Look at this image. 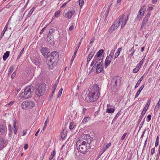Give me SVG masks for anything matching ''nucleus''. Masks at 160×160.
<instances>
[{"instance_id":"obj_8","label":"nucleus","mask_w":160,"mask_h":160,"mask_svg":"<svg viewBox=\"0 0 160 160\" xmlns=\"http://www.w3.org/2000/svg\"><path fill=\"white\" fill-rule=\"evenodd\" d=\"M121 83V79L118 76L114 77L112 80L111 82V88L113 89L117 88Z\"/></svg>"},{"instance_id":"obj_55","label":"nucleus","mask_w":160,"mask_h":160,"mask_svg":"<svg viewBox=\"0 0 160 160\" xmlns=\"http://www.w3.org/2000/svg\"><path fill=\"white\" fill-rule=\"evenodd\" d=\"M155 148H152L151 149V152L152 154H153L154 153V152H155Z\"/></svg>"},{"instance_id":"obj_51","label":"nucleus","mask_w":160,"mask_h":160,"mask_svg":"<svg viewBox=\"0 0 160 160\" xmlns=\"http://www.w3.org/2000/svg\"><path fill=\"white\" fill-rule=\"evenodd\" d=\"M8 128L10 132H12V129H11V126L10 124L8 125Z\"/></svg>"},{"instance_id":"obj_22","label":"nucleus","mask_w":160,"mask_h":160,"mask_svg":"<svg viewBox=\"0 0 160 160\" xmlns=\"http://www.w3.org/2000/svg\"><path fill=\"white\" fill-rule=\"evenodd\" d=\"M124 17V15L123 14L122 15L120 18L119 20L118 21H117V20H116V21H117L116 23L117 24H119L120 23L122 22L123 20V18Z\"/></svg>"},{"instance_id":"obj_38","label":"nucleus","mask_w":160,"mask_h":160,"mask_svg":"<svg viewBox=\"0 0 160 160\" xmlns=\"http://www.w3.org/2000/svg\"><path fill=\"white\" fill-rule=\"evenodd\" d=\"M79 3L80 7H81L82 6L84 3V1L83 0H79Z\"/></svg>"},{"instance_id":"obj_15","label":"nucleus","mask_w":160,"mask_h":160,"mask_svg":"<svg viewBox=\"0 0 160 160\" xmlns=\"http://www.w3.org/2000/svg\"><path fill=\"white\" fill-rule=\"evenodd\" d=\"M103 57H96V58H95V60H96V64H102V60H103Z\"/></svg>"},{"instance_id":"obj_19","label":"nucleus","mask_w":160,"mask_h":160,"mask_svg":"<svg viewBox=\"0 0 160 160\" xmlns=\"http://www.w3.org/2000/svg\"><path fill=\"white\" fill-rule=\"evenodd\" d=\"M4 142L3 138H0V149L4 147Z\"/></svg>"},{"instance_id":"obj_24","label":"nucleus","mask_w":160,"mask_h":160,"mask_svg":"<svg viewBox=\"0 0 160 160\" xmlns=\"http://www.w3.org/2000/svg\"><path fill=\"white\" fill-rule=\"evenodd\" d=\"M115 110V108H109L107 109L106 112L108 113H112L114 112Z\"/></svg>"},{"instance_id":"obj_44","label":"nucleus","mask_w":160,"mask_h":160,"mask_svg":"<svg viewBox=\"0 0 160 160\" xmlns=\"http://www.w3.org/2000/svg\"><path fill=\"white\" fill-rule=\"evenodd\" d=\"M56 154V152L55 150H53L51 154V155L52 156V158H53L54 156H55Z\"/></svg>"},{"instance_id":"obj_5","label":"nucleus","mask_w":160,"mask_h":160,"mask_svg":"<svg viewBox=\"0 0 160 160\" xmlns=\"http://www.w3.org/2000/svg\"><path fill=\"white\" fill-rule=\"evenodd\" d=\"M34 106V103L32 101L30 100H26L24 101L21 104L22 108L25 109H31Z\"/></svg>"},{"instance_id":"obj_20","label":"nucleus","mask_w":160,"mask_h":160,"mask_svg":"<svg viewBox=\"0 0 160 160\" xmlns=\"http://www.w3.org/2000/svg\"><path fill=\"white\" fill-rule=\"evenodd\" d=\"M67 134L66 131L63 130L61 133V136L62 139H64L66 138Z\"/></svg>"},{"instance_id":"obj_14","label":"nucleus","mask_w":160,"mask_h":160,"mask_svg":"<svg viewBox=\"0 0 160 160\" xmlns=\"http://www.w3.org/2000/svg\"><path fill=\"white\" fill-rule=\"evenodd\" d=\"M74 13V11H68L66 13L65 15L66 17L68 18H71L72 15H73Z\"/></svg>"},{"instance_id":"obj_6","label":"nucleus","mask_w":160,"mask_h":160,"mask_svg":"<svg viewBox=\"0 0 160 160\" xmlns=\"http://www.w3.org/2000/svg\"><path fill=\"white\" fill-rule=\"evenodd\" d=\"M59 58L58 53L57 51H53L51 53V62L52 61V67L53 68L57 65Z\"/></svg>"},{"instance_id":"obj_33","label":"nucleus","mask_w":160,"mask_h":160,"mask_svg":"<svg viewBox=\"0 0 160 160\" xmlns=\"http://www.w3.org/2000/svg\"><path fill=\"white\" fill-rule=\"evenodd\" d=\"M24 49V48H22V50L21 51L19 54L18 55V57L17 58V59H18L20 58V57L21 56L22 54V53L23 52Z\"/></svg>"},{"instance_id":"obj_42","label":"nucleus","mask_w":160,"mask_h":160,"mask_svg":"<svg viewBox=\"0 0 160 160\" xmlns=\"http://www.w3.org/2000/svg\"><path fill=\"white\" fill-rule=\"evenodd\" d=\"M55 44L54 40L52 39V38H51V45L53 46Z\"/></svg>"},{"instance_id":"obj_32","label":"nucleus","mask_w":160,"mask_h":160,"mask_svg":"<svg viewBox=\"0 0 160 160\" xmlns=\"http://www.w3.org/2000/svg\"><path fill=\"white\" fill-rule=\"evenodd\" d=\"M151 99H150L148 101V102L147 103V105L145 106L144 108H146V109H147V110L148 108V107H149L150 105V104L151 102Z\"/></svg>"},{"instance_id":"obj_9","label":"nucleus","mask_w":160,"mask_h":160,"mask_svg":"<svg viewBox=\"0 0 160 160\" xmlns=\"http://www.w3.org/2000/svg\"><path fill=\"white\" fill-rule=\"evenodd\" d=\"M150 12H148V13L145 15V17L144 18L142 21L141 29H142L143 28V26L145 25V24L147 22L148 20V19L150 16Z\"/></svg>"},{"instance_id":"obj_4","label":"nucleus","mask_w":160,"mask_h":160,"mask_svg":"<svg viewBox=\"0 0 160 160\" xmlns=\"http://www.w3.org/2000/svg\"><path fill=\"white\" fill-rule=\"evenodd\" d=\"M33 91V88L32 86H29L26 87L23 92L21 93L23 97L27 99L31 97Z\"/></svg>"},{"instance_id":"obj_10","label":"nucleus","mask_w":160,"mask_h":160,"mask_svg":"<svg viewBox=\"0 0 160 160\" xmlns=\"http://www.w3.org/2000/svg\"><path fill=\"white\" fill-rule=\"evenodd\" d=\"M97 66H96V72L98 73H99L101 72L103 69V64H96Z\"/></svg>"},{"instance_id":"obj_17","label":"nucleus","mask_w":160,"mask_h":160,"mask_svg":"<svg viewBox=\"0 0 160 160\" xmlns=\"http://www.w3.org/2000/svg\"><path fill=\"white\" fill-rule=\"evenodd\" d=\"M144 84L142 85L140 87V88H139V89L138 91H137V93H136V95L135 96V98H136L138 97V96L139 95V94L140 93V92H141L142 90V89L144 88Z\"/></svg>"},{"instance_id":"obj_59","label":"nucleus","mask_w":160,"mask_h":160,"mask_svg":"<svg viewBox=\"0 0 160 160\" xmlns=\"http://www.w3.org/2000/svg\"><path fill=\"white\" fill-rule=\"evenodd\" d=\"M56 107H55L54 108L53 107L52 109V112H53V116H54V114H55V110H56Z\"/></svg>"},{"instance_id":"obj_1","label":"nucleus","mask_w":160,"mask_h":160,"mask_svg":"<svg viewBox=\"0 0 160 160\" xmlns=\"http://www.w3.org/2000/svg\"><path fill=\"white\" fill-rule=\"evenodd\" d=\"M76 143L77 149L82 153H85L90 148L93 149L95 146L92 145V138L88 135L83 134Z\"/></svg>"},{"instance_id":"obj_7","label":"nucleus","mask_w":160,"mask_h":160,"mask_svg":"<svg viewBox=\"0 0 160 160\" xmlns=\"http://www.w3.org/2000/svg\"><path fill=\"white\" fill-rule=\"evenodd\" d=\"M41 52L42 54L45 58H49L50 56V52L49 50L47 48H43L41 50ZM49 62H50V59L47 58V63L48 66V68L50 69V65Z\"/></svg>"},{"instance_id":"obj_23","label":"nucleus","mask_w":160,"mask_h":160,"mask_svg":"<svg viewBox=\"0 0 160 160\" xmlns=\"http://www.w3.org/2000/svg\"><path fill=\"white\" fill-rule=\"evenodd\" d=\"M111 61L106 58L105 62V67L106 68L110 64Z\"/></svg>"},{"instance_id":"obj_60","label":"nucleus","mask_w":160,"mask_h":160,"mask_svg":"<svg viewBox=\"0 0 160 160\" xmlns=\"http://www.w3.org/2000/svg\"><path fill=\"white\" fill-rule=\"evenodd\" d=\"M158 141H159V140H158L157 139H156V142H155V147H157L158 146Z\"/></svg>"},{"instance_id":"obj_35","label":"nucleus","mask_w":160,"mask_h":160,"mask_svg":"<svg viewBox=\"0 0 160 160\" xmlns=\"http://www.w3.org/2000/svg\"><path fill=\"white\" fill-rule=\"evenodd\" d=\"M14 69V68L13 66H12L9 69V71L8 72V74H11L13 71Z\"/></svg>"},{"instance_id":"obj_26","label":"nucleus","mask_w":160,"mask_h":160,"mask_svg":"<svg viewBox=\"0 0 160 160\" xmlns=\"http://www.w3.org/2000/svg\"><path fill=\"white\" fill-rule=\"evenodd\" d=\"M33 62L36 65H38L39 64V61L37 58H35L33 60Z\"/></svg>"},{"instance_id":"obj_13","label":"nucleus","mask_w":160,"mask_h":160,"mask_svg":"<svg viewBox=\"0 0 160 160\" xmlns=\"http://www.w3.org/2000/svg\"><path fill=\"white\" fill-rule=\"evenodd\" d=\"M104 52V50L103 49L100 50L96 53V54L94 57V59L96 57H103V56L102 55V54Z\"/></svg>"},{"instance_id":"obj_49","label":"nucleus","mask_w":160,"mask_h":160,"mask_svg":"<svg viewBox=\"0 0 160 160\" xmlns=\"http://www.w3.org/2000/svg\"><path fill=\"white\" fill-rule=\"evenodd\" d=\"M142 18V16H140V15H139V14H138L137 17V19H138V20H140Z\"/></svg>"},{"instance_id":"obj_25","label":"nucleus","mask_w":160,"mask_h":160,"mask_svg":"<svg viewBox=\"0 0 160 160\" xmlns=\"http://www.w3.org/2000/svg\"><path fill=\"white\" fill-rule=\"evenodd\" d=\"M143 76H142L140 79L138 81L137 83L136 84L135 88H137L139 85V84L140 83L141 81L142 80L143 78Z\"/></svg>"},{"instance_id":"obj_56","label":"nucleus","mask_w":160,"mask_h":160,"mask_svg":"<svg viewBox=\"0 0 160 160\" xmlns=\"http://www.w3.org/2000/svg\"><path fill=\"white\" fill-rule=\"evenodd\" d=\"M121 1L122 0H117L116 5H119L121 4Z\"/></svg>"},{"instance_id":"obj_27","label":"nucleus","mask_w":160,"mask_h":160,"mask_svg":"<svg viewBox=\"0 0 160 160\" xmlns=\"http://www.w3.org/2000/svg\"><path fill=\"white\" fill-rule=\"evenodd\" d=\"M128 16L127 17V18L126 19H125L124 21L122 23V25L121 26V28H122L124 27L125 25L126 24V22L128 20Z\"/></svg>"},{"instance_id":"obj_2","label":"nucleus","mask_w":160,"mask_h":160,"mask_svg":"<svg viewBox=\"0 0 160 160\" xmlns=\"http://www.w3.org/2000/svg\"><path fill=\"white\" fill-rule=\"evenodd\" d=\"M88 94L85 98V100L88 102H93L96 101L100 95L99 87L97 84L93 85L92 88H90Z\"/></svg>"},{"instance_id":"obj_43","label":"nucleus","mask_w":160,"mask_h":160,"mask_svg":"<svg viewBox=\"0 0 160 160\" xmlns=\"http://www.w3.org/2000/svg\"><path fill=\"white\" fill-rule=\"evenodd\" d=\"M127 134V133H124L123 135L122 136V137L121 138V139L122 140H123L125 138Z\"/></svg>"},{"instance_id":"obj_53","label":"nucleus","mask_w":160,"mask_h":160,"mask_svg":"<svg viewBox=\"0 0 160 160\" xmlns=\"http://www.w3.org/2000/svg\"><path fill=\"white\" fill-rule=\"evenodd\" d=\"M119 54V52H117L115 54V55H114L115 58H116L117 57H118V56Z\"/></svg>"},{"instance_id":"obj_47","label":"nucleus","mask_w":160,"mask_h":160,"mask_svg":"<svg viewBox=\"0 0 160 160\" xmlns=\"http://www.w3.org/2000/svg\"><path fill=\"white\" fill-rule=\"evenodd\" d=\"M143 117V116L142 115H140L139 117V119L138 120V123H139L141 121Z\"/></svg>"},{"instance_id":"obj_63","label":"nucleus","mask_w":160,"mask_h":160,"mask_svg":"<svg viewBox=\"0 0 160 160\" xmlns=\"http://www.w3.org/2000/svg\"><path fill=\"white\" fill-rule=\"evenodd\" d=\"M151 117H152V116L151 115L149 114V115H148V116H147V118H148V121H150L151 119Z\"/></svg>"},{"instance_id":"obj_58","label":"nucleus","mask_w":160,"mask_h":160,"mask_svg":"<svg viewBox=\"0 0 160 160\" xmlns=\"http://www.w3.org/2000/svg\"><path fill=\"white\" fill-rule=\"evenodd\" d=\"M48 118H49V117H48L47 120H46V121H45V122H44V125H47L48 122L49 121Z\"/></svg>"},{"instance_id":"obj_16","label":"nucleus","mask_w":160,"mask_h":160,"mask_svg":"<svg viewBox=\"0 0 160 160\" xmlns=\"http://www.w3.org/2000/svg\"><path fill=\"white\" fill-rule=\"evenodd\" d=\"M94 54L95 52L93 51L91 52H90V54L88 55L87 59V64H88V63L90 61Z\"/></svg>"},{"instance_id":"obj_36","label":"nucleus","mask_w":160,"mask_h":160,"mask_svg":"<svg viewBox=\"0 0 160 160\" xmlns=\"http://www.w3.org/2000/svg\"><path fill=\"white\" fill-rule=\"evenodd\" d=\"M147 111V109H146L145 108H144L141 115H142L143 116L144 115L146 111Z\"/></svg>"},{"instance_id":"obj_31","label":"nucleus","mask_w":160,"mask_h":160,"mask_svg":"<svg viewBox=\"0 0 160 160\" xmlns=\"http://www.w3.org/2000/svg\"><path fill=\"white\" fill-rule=\"evenodd\" d=\"M113 54L112 53L111 54V53L109 55V56L107 57L106 58L108 59V60H109L111 61L112 59V58L113 57Z\"/></svg>"},{"instance_id":"obj_37","label":"nucleus","mask_w":160,"mask_h":160,"mask_svg":"<svg viewBox=\"0 0 160 160\" xmlns=\"http://www.w3.org/2000/svg\"><path fill=\"white\" fill-rule=\"evenodd\" d=\"M74 127V125H73V123L72 122H71L70 123V125H69V129H70L71 130V129H73Z\"/></svg>"},{"instance_id":"obj_61","label":"nucleus","mask_w":160,"mask_h":160,"mask_svg":"<svg viewBox=\"0 0 160 160\" xmlns=\"http://www.w3.org/2000/svg\"><path fill=\"white\" fill-rule=\"evenodd\" d=\"M94 39H95V38H94V37H93L91 39L90 42V44L92 43L94 41Z\"/></svg>"},{"instance_id":"obj_48","label":"nucleus","mask_w":160,"mask_h":160,"mask_svg":"<svg viewBox=\"0 0 160 160\" xmlns=\"http://www.w3.org/2000/svg\"><path fill=\"white\" fill-rule=\"evenodd\" d=\"M139 70L137 69V68H135L133 69L132 72H133L134 73H136L137 72H138V71Z\"/></svg>"},{"instance_id":"obj_18","label":"nucleus","mask_w":160,"mask_h":160,"mask_svg":"<svg viewBox=\"0 0 160 160\" xmlns=\"http://www.w3.org/2000/svg\"><path fill=\"white\" fill-rule=\"evenodd\" d=\"M9 51H7L4 54V55L3 56V59L4 61H5L6 59L8 58L9 55Z\"/></svg>"},{"instance_id":"obj_3","label":"nucleus","mask_w":160,"mask_h":160,"mask_svg":"<svg viewBox=\"0 0 160 160\" xmlns=\"http://www.w3.org/2000/svg\"><path fill=\"white\" fill-rule=\"evenodd\" d=\"M46 89V84L45 83H38L35 87V93L38 96L40 97L43 95L45 93Z\"/></svg>"},{"instance_id":"obj_34","label":"nucleus","mask_w":160,"mask_h":160,"mask_svg":"<svg viewBox=\"0 0 160 160\" xmlns=\"http://www.w3.org/2000/svg\"><path fill=\"white\" fill-rule=\"evenodd\" d=\"M62 88H61L59 90L57 95L58 98L61 95L62 91Z\"/></svg>"},{"instance_id":"obj_57","label":"nucleus","mask_w":160,"mask_h":160,"mask_svg":"<svg viewBox=\"0 0 160 160\" xmlns=\"http://www.w3.org/2000/svg\"><path fill=\"white\" fill-rule=\"evenodd\" d=\"M142 65L139 63L137 64L136 68L137 69L139 70L140 69Z\"/></svg>"},{"instance_id":"obj_21","label":"nucleus","mask_w":160,"mask_h":160,"mask_svg":"<svg viewBox=\"0 0 160 160\" xmlns=\"http://www.w3.org/2000/svg\"><path fill=\"white\" fill-rule=\"evenodd\" d=\"M5 131L4 126L2 124H0V133L1 134L3 133Z\"/></svg>"},{"instance_id":"obj_62","label":"nucleus","mask_w":160,"mask_h":160,"mask_svg":"<svg viewBox=\"0 0 160 160\" xmlns=\"http://www.w3.org/2000/svg\"><path fill=\"white\" fill-rule=\"evenodd\" d=\"M96 61V60H95V59H94V58L91 64V66H92L95 63Z\"/></svg>"},{"instance_id":"obj_11","label":"nucleus","mask_w":160,"mask_h":160,"mask_svg":"<svg viewBox=\"0 0 160 160\" xmlns=\"http://www.w3.org/2000/svg\"><path fill=\"white\" fill-rule=\"evenodd\" d=\"M117 21H115L113 25H112L108 30V31L110 32H112V31L116 29L119 26V24H117L116 23Z\"/></svg>"},{"instance_id":"obj_40","label":"nucleus","mask_w":160,"mask_h":160,"mask_svg":"<svg viewBox=\"0 0 160 160\" xmlns=\"http://www.w3.org/2000/svg\"><path fill=\"white\" fill-rule=\"evenodd\" d=\"M121 112V111H119L118 112V113L116 115L114 118V119H116L119 116V115L120 113Z\"/></svg>"},{"instance_id":"obj_45","label":"nucleus","mask_w":160,"mask_h":160,"mask_svg":"<svg viewBox=\"0 0 160 160\" xmlns=\"http://www.w3.org/2000/svg\"><path fill=\"white\" fill-rule=\"evenodd\" d=\"M14 102V101H12L11 102H10L9 103L7 104L6 105V106H11L13 104Z\"/></svg>"},{"instance_id":"obj_50","label":"nucleus","mask_w":160,"mask_h":160,"mask_svg":"<svg viewBox=\"0 0 160 160\" xmlns=\"http://www.w3.org/2000/svg\"><path fill=\"white\" fill-rule=\"evenodd\" d=\"M16 72L15 71L12 74V75H11V78L12 79L14 78L15 77L16 75Z\"/></svg>"},{"instance_id":"obj_52","label":"nucleus","mask_w":160,"mask_h":160,"mask_svg":"<svg viewBox=\"0 0 160 160\" xmlns=\"http://www.w3.org/2000/svg\"><path fill=\"white\" fill-rule=\"evenodd\" d=\"M48 25H46L43 28L42 30H41V32H40V34H42V33L43 32L45 29V28H46L47 26H48Z\"/></svg>"},{"instance_id":"obj_12","label":"nucleus","mask_w":160,"mask_h":160,"mask_svg":"<svg viewBox=\"0 0 160 160\" xmlns=\"http://www.w3.org/2000/svg\"><path fill=\"white\" fill-rule=\"evenodd\" d=\"M51 36L53 37V39H54V37L56 36V34H58L57 29L54 28L51 29Z\"/></svg>"},{"instance_id":"obj_29","label":"nucleus","mask_w":160,"mask_h":160,"mask_svg":"<svg viewBox=\"0 0 160 160\" xmlns=\"http://www.w3.org/2000/svg\"><path fill=\"white\" fill-rule=\"evenodd\" d=\"M58 83L57 82H56L55 83L53 87V89L52 92V95L54 93L55 89H56Z\"/></svg>"},{"instance_id":"obj_39","label":"nucleus","mask_w":160,"mask_h":160,"mask_svg":"<svg viewBox=\"0 0 160 160\" xmlns=\"http://www.w3.org/2000/svg\"><path fill=\"white\" fill-rule=\"evenodd\" d=\"M59 14H60V11H57L55 12V13L54 14V17H58V16H59Z\"/></svg>"},{"instance_id":"obj_54","label":"nucleus","mask_w":160,"mask_h":160,"mask_svg":"<svg viewBox=\"0 0 160 160\" xmlns=\"http://www.w3.org/2000/svg\"><path fill=\"white\" fill-rule=\"evenodd\" d=\"M96 65V63H95V64L93 66L92 68V69H91V71H92V70H93V71H94V69H96V66H97V65Z\"/></svg>"},{"instance_id":"obj_41","label":"nucleus","mask_w":160,"mask_h":160,"mask_svg":"<svg viewBox=\"0 0 160 160\" xmlns=\"http://www.w3.org/2000/svg\"><path fill=\"white\" fill-rule=\"evenodd\" d=\"M145 118H144L142 122L140 124V127H139L140 128H141L142 127V126H143V125L144 123V122H145Z\"/></svg>"},{"instance_id":"obj_30","label":"nucleus","mask_w":160,"mask_h":160,"mask_svg":"<svg viewBox=\"0 0 160 160\" xmlns=\"http://www.w3.org/2000/svg\"><path fill=\"white\" fill-rule=\"evenodd\" d=\"M90 118L88 117H85L82 120L83 123H86L90 119Z\"/></svg>"},{"instance_id":"obj_46","label":"nucleus","mask_w":160,"mask_h":160,"mask_svg":"<svg viewBox=\"0 0 160 160\" xmlns=\"http://www.w3.org/2000/svg\"><path fill=\"white\" fill-rule=\"evenodd\" d=\"M111 142H109V143H108L106 145V148L104 150L103 152H104L107 148H109L110 147V146L111 145Z\"/></svg>"},{"instance_id":"obj_28","label":"nucleus","mask_w":160,"mask_h":160,"mask_svg":"<svg viewBox=\"0 0 160 160\" xmlns=\"http://www.w3.org/2000/svg\"><path fill=\"white\" fill-rule=\"evenodd\" d=\"M35 8L34 7H33L27 15L28 17H30Z\"/></svg>"},{"instance_id":"obj_64","label":"nucleus","mask_w":160,"mask_h":160,"mask_svg":"<svg viewBox=\"0 0 160 160\" xmlns=\"http://www.w3.org/2000/svg\"><path fill=\"white\" fill-rule=\"evenodd\" d=\"M139 13L138 14H139V15H140V16H143L144 14V12H142L141 11H139Z\"/></svg>"}]
</instances>
